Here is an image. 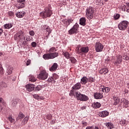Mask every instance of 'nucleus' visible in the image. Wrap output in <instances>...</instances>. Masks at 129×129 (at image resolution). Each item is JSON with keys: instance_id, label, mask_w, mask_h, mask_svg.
Returning a JSON list of instances; mask_svg holds the SVG:
<instances>
[{"instance_id": "obj_40", "label": "nucleus", "mask_w": 129, "mask_h": 129, "mask_svg": "<svg viewBox=\"0 0 129 129\" xmlns=\"http://www.w3.org/2000/svg\"><path fill=\"white\" fill-rule=\"evenodd\" d=\"M0 75H4V68H3L2 64H0Z\"/></svg>"}, {"instance_id": "obj_62", "label": "nucleus", "mask_w": 129, "mask_h": 129, "mask_svg": "<svg viewBox=\"0 0 129 129\" xmlns=\"http://www.w3.org/2000/svg\"><path fill=\"white\" fill-rule=\"evenodd\" d=\"M3 55V53H2L1 52H0V56H2Z\"/></svg>"}, {"instance_id": "obj_52", "label": "nucleus", "mask_w": 129, "mask_h": 129, "mask_svg": "<svg viewBox=\"0 0 129 129\" xmlns=\"http://www.w3.org/2000/svg\"><path fill=\"white\" fill-rule=\"evenodd\" d=\"M33 97H34V98H35V99H39V98H40V96H39L37 94H35L33 96Z\"/></svg>"}, {"instance_id": "obj_44", "label": "nucleus", "mask_w": 129, "mask_h": 129, "mask_svg": "<svg viewBox=\"0 0 129 129\" xmlns=\"http://www.w3.org/2000/svg\"><path fill=\"white\" fill-rule=\"evenodd\" d=\"M8 119L10 122L13 123L15 121V119H14L12 116H10L8 118Z\"/></svg>"}, {"instance_id": "obj_11", "label": "nucleus", "mask_w": 129, "mask_h": 129, "mask_svg": "<svg viewBox=\"0 0 129 129\" xmlns=\"http://www.w3.org/2000/svg\"><path fill=\"white\" fill-rule=\"evenodd\" d=\"M79 29V25L78 24L76 23L75 25L69 31V34L70 35H73V34H77L78 33V30Z\"/></svg>"}, {"instance_id": "obj_47", "label": "nucleus", "mask_w": 129, "mask_h": 129, "mask_svg": "<svg viewBox=\"0 0 129 129\" xmlns=\"http://www.w3.org/2000/svg\"><path fill=\"white\" fill-rule=\"evenodd\" d=\"M31 46L33 48H35L37 46V43L36 42H32L31 43Z\"/></svg>"}, {"instance_id": "obj_32", "label": "nucleus", "mask_w": 129, "mask_h": 129, "mask_svg": "<svg viewBox=\"0 0 129 129\" xmlns=\"http://www.w3.org/2000/svg\"><path fill=\"white\" fill-rule=\"evenodd\" d=\"M28 120H29V117H25L24 119L22 120V125H25L27 122H28Z\"/></svg>"}, {"instance_id": "obj_61", "label": "nucleus", "mask_w": 129, "mask_h": 129, "mask_svg": "<svg viewBox=\"0 0 129 129\" xmlns=\"http://www.w3.org/2000/svg\"><path fill=\"white\" fill-rule=\"evenodd\" d=\"M94 129H99V128H98L97 126H95Z\"/></svg>"}, {"instance_id": "obj_15", "label": "nucleus", "mask_w": 129, "mask_h": 129, "mask_svg": "<svg viewBox=\"0 0 129 129\" xmlns=\"http://www.w3.org/2000/svg\"><path fill=\"white\" fill-rule=\"evenodd\" d=\"M98 114L99 116H100L101 117H106V116L109 114V113L108 111L105 110L100 112Z\"/></svg>"}, {"instance_id": "obj_28", "label": "nucleus", "mask_w": 129, "mask_h": 129, "mask_svg": "<svg viewBox=\"0 0 129 129\" xmlns=\"http://www.w3.org/2000/svg\"><path fill=\"white\" fill-rule=\"evenodd\" d=\"M25 117V115L23 113H19L18 116L17 117L16 120H19V119H23Z\"/></svg>"}, {"instance_id": "obj_53", "label": "nucleus", "mask_w": 129, "mask_h": 129, "mask_svg": "<svg viewBox=\"0 0 129 129\" xmlns=\"http://www.w3.org/2000/svg\"><path fill=\"white\" fill-rule=\"evenodd\" d=\"M52 81H54V82H55V81L53 80V78L51 77L48 79V82H52Z\"/></svg>"}, {"instance_id": "obj_2", "label": "nucleus", "mask_w": 129, "mask_h": 129, "mask_svg": "<svg viewBox=\"0 0 129 129\" xmlns=\"http://www.w3.org/2000/svg\"><path fill=\"white\" fill-rule=\"evenodd\" d=\"M110 88L108 87H105L104 86H101L99 88L100 93L96 92L94 94V96L95 99H101L103 98V93H108L110 91Z\"/></svg>"}, {"instance_id": "obj_4", "label": "nucleus", "mask_w": 129, "mask_h": 129, "mask_svg": "<svg viewBox=\"0 0 129 129\" xmlns=\"http://www.w3.org/2000/svg\"><path fill=\"white\" fill-rule=\"evenodd\" d=\"M95 13V9L91 7L87 8L86 11V17L88 20H92L94 16V13Z\"/></svg>"}, {"instance_id": "obj_19", "label": "nucleus", "mask_w": 129, "mask_h": 129, "mask_svg": "<svg viewBox=\"0 0 129 129\" xmlns=\"http://www.w3.org/2000/svg\"><path fill=\"white\" fill-rule=\"evenodd\" d=\"M87 82H88V78H87V77L85 76L83 77V78L81 79V84H83L84 85H85V84H86Z\"/></svg>"}, {"instance_id": "obj_57", "label": "nucleus", "mask_w": 129, "mask_h": 129, "mask_svg": "<svg viewBox=\"0 0 129 129\" xmlns=\"http://www.w3.org/2000/svg\"><path fill=\"white\" fill-rule=\"evenodd\" d=\"M3 33H4V30H3L2 28H0V36H2Z\"/></svg>"}, {"instance_id": "obj_31", "label": "nucleus", "mask_w": 129, "mask_h": 129, "mask_svg": "<svg viewBox=\"0 0 129 129\" xmlns=\"http://www.w3.org/2000/svg\"><path fill=\"white\" fill-rule=\"evenodd\" d=\"M113 99H114V105H117V104L119 103V99H118V98L116 97H114Z\"/></svg>"}, {"instance_id": "obj_37", "label": "nucleus", "mask_w": 129, "mask_h": 129, "mask_svg": "<svg viewBox=\"0 0 129 129\" xmlns=\"http://www.w3.org/2000/svg\"><path fill=\"white\" fill-rule=\"evenodd\" d=\"M88 81L89 82H90L91 83H92V82H95V79L91 77H89V78L88 79Z\"/></svg>"}, {"instance_id": "obj_45", "label": "nucleus", "mask_w": 129, "mask_h": 129, "mask_svg": "<svg viewBox=\"0 0 129 129\" xmlns=\"http://www.w3.org/2000/svg\"><path fill=\"white\" fill-rule=\"evenodd\" d=\"M62 23L67 26V27H68V20L66 19L62 21Z\"/></svg>"}, {"instance_id": "obj_49", "label": "nucleus", "mask_w": 129, "mask_h": 129, "mask_svg": "<svg viewBox=\"0 0 129 129\" xmlns=\"http://www.w3.org/2000/svg\"><path fill=\"white\" fill-rule=\"evenodd\" d=\"M123 59H124V60H125V61H127L129 60V57L127 55H124L123 56Z\"/></svg>"}, {"instance_id": "obj_16", "label": "nucleus", "mask_w": 129, "mask_h": 129, "mask_svg": "<svg viewBox=\"0 0 129 129\" xmlns=\"http://www.w3.org/2000/svg\"><path fill=\"white\" fill-rule=\"evenodd\" d=\"M121 62H122V56L120 55H119L116 59V61L114 62L115 65L118 66L119 64H121Z\"/></svg>"}, {"instance_id": "obj_35", "label": "nucleus", "mask_w": 129, "mask_h": 129, "mask_svg": "<svg viewBox=\"0 0 129 129\" xmlns=\"http://www.w3.org/2000/svg\"><path fill=\"white\" fill-rule=\"evenodd\" d=\"M7 73L8 75H11L13 73V68L9 67L7 70Z\"/></svg>"}, {"instance_id": "obj_39", "label": "nucleus", "mask_w": 129, "mask_h": 129, "mask_svg": "<svg viewBox=\"0 0 129 129\" xmlns=\"http://www.w3.org/2000/svg\"><path fill=\"white\" fill-rule=\"evenodd\" d=\"M23 39H24V41L22 42V44L23 46H27L28 43H27V41H26V37H24Z\"/></svg>"}, {"instance_id": "obj_14", "label": "nucleus", "mask_w": 129, "mask_h": 129, "mask_svg": "<svg viewBox=\"0 0 129 129\" xmlns=\"http://www.w3.org/2000/svg\"><path fill=\"white\" fill-rule=\"evenodd\" d=\"M17 2L19 3L17 7L18 10H20V9H23V8H25V4H26V0H17Z\"/></svg>"}, {"instance_id": "obj_63", "label": "nucleus", "mask_w": 129, "mask_h": 129, "mask_svg": "<svg viewBox=\"0 0 129 129\" xmlns=\"http://www.w3.org/2000/svg\"><path fill=\"white\" fill-rule=\"evenodd\" d=\"M96 2L99 3V2L100 1H98V0H96Z\"/></svg>"}, {"instance_id": "obj_27", "label": "nucleus", "mask_w": 129, "mask_h": 129, "mask_svg": "<svg viewBox=\"0 0 129 129\" xmlns=\"http://www.w3.org/2000/svg\"><path fill=\"white\" fill-rule=\"evenodd\" d=\"M29 80L31 82H35V81H37V78L35 77L33 75H30L29 76Z\"/></svg>"}, {"instance_id": "obj_22", "label": "nucleus", "mask_w": 129, "mask_h": 129, "mask_svg": "<svg viewBox=\"0 0 129 129\" xmlns=\"http://www.w3.org/2000/svg\"><path fill=\"white\" fill-rule=\"evenodd\" d=\"M58 68V64L57 63H54L50 69H49L50 71H56Z\"/></svg>"}, {"instance_id": "obj_54", "label": "nucleus", "mask_w": 129, "mask_h": 129, "mask_svg": "<svg viewBox=\"0 0 129 129\" xmlns=\"http://www.w3.org/2000/svg\"><path fill=\"white\" fill-rule=\"evenodd\" d=\"M82 122L83 126H87V122L85 121H82Z\"/></svg>"}, {"instance_id": "obj_43", "label": "nucleus", "mask_w": 129, "mask_h": 129, "mask_svg": "<svg viewBox=\"0 0 129 129\" xmlns=\"http://www.w3.org/2000/svg\"><path fill=\"white\" fill-rule=\"evenodd\" d=\"M120 17V16L119 15V14H116L114 15V19L115 20H118V19H119V17Z\"/></svg>"}, {"instance_id": "obj_38", "label": "nucleus", "mask_w": 129, "mask_h": 129, "mask_svg": "<svg viewBox=\"0 0 129 129\" xmlns=\"http://www.w3.org/2000/svg\"><path fill=\"white\" fill-rule=\"evenodd\" d=\"M52 78L53 79V80L55 81V80L59 78V76L57 74H54L52 75Z\"/></svg>"}, {"instance_id": "obj_20", "label": "nucleus", "mask_w": 129, "mask_h": 129, "mask_svg": "<svg viewBox=\"0 0 129 129\" xmlns=\"http://www.w3.org/2000/svg\"><path fill=\"white\" fill-rule=\"evenodd\" d=\"M25 15H26V12L24 11L19 12L16 14V17H17V18H23L25 16Z\"/></svg>"}, {"instance_id": "obj_34", "label": "nucleus", "mask_w": 129, "mask_h": 129, "mask_svg": "<svg viewBox=\"0 0 129 129\" xmlns=\"http://www.w3.org/2000/svg\"><path fill=\"white\" fill-rule=\"evenodd\" d=\"M70 60L71 61V62H72L73 64H75V63L77 62V60H76L75 57H70Z\"/></svg>"}, {"instance_id": "obj_26", "label": "nucleus", "mask_w": 129, "mask_h": 129, "mask_svg": "<svg viewBox=\"0 0 129 129\" xmlns=\"http://www.w3.org/2000/svg\"><path fill=\"white\" fill-rule=\"evenodd\" d=\"M108 70L107 68L102 69L99 71L100 74H107L108 73Z\"/></svg>"}, {"instance_id": "obj_30", "label": "nucleus", "mask_w": 129, "mask_h": 129, "mask_svg": "<svg viewBox=\"0 0 129 129\" xmlns=\"http://www.w3.org/2000/svg\"><path fill=\"white\" fill-rule=\"evenodd\" d=\"M119 123L121 124L122 126H125L126 124H127V123L126 122V120L125 119H122L121 121H120Z\"/></svg>"}, {"instance_id": "obj_51", "label": "nucleus", "mask_w": 129, "mask_h": 129, "mask_svg": "<svg viewBox=\"0 0 129 129\" xmlns=\"http://www.w3.org/2000/svg\"><path fill=\"white\" fill-rule=\"evenodd\" d=\"M31 64V60L30 59H28L27 60V62L26 63V66H29Z\"/></svg>"}, {"instance_id": "obj_60", "label": "nucleus", "mask_w": 129, "mask_h": 129, "mask_svg": "<svg viewBox=\"0 0 129 129\" xmlns=\"http://www.w3.org/2000/svg\"><path fill=\"white\" fill-rule=\"evenodd\" d=\"M2 109H3V108L2 107V106L0 105V112L2 111Z\"/></svg>"}, {"instance_id": "obj_3", "label": "nucleus", "mask_w": 129, "mask_h": 129, "mask_svg": "<svg viewBox=\"0 0 129 129\" xmlns=\"http://www.w3.org/2000/svg\"><path fill=\"white\" fill-rule=\"evenodd\" d=\"M52 15H53V11L51 10V5L50 4L45 8L44 11L40 12L39 14L40 17H41L43 19L50 18Z\"/></svg>"}, {"instance_id": "obj_18", "label": "nucleus", "mask_w": 129, "mask_h": 129, "mask_svg": "<svg viewBox=\"0 0 129 129\" xmlns=\"http://www.w3.org/2000/svg\"><path fill=\"white\" fill-rule=\"evenodd\" d=\"M13 26H14L13 23H8L5 24L3 27L5 30H10V29L13 28Z\"/></svg>"}, {"instance_id": "obj_59", "label": "nucleus", "mask_w": 129, "mask_h": 129, "mask_svg": "<svg viewBox=\"0 0 129 129\" xmlns=\"http://www.w3.org/2000/svg\"><path fill=\"white\" fill-rule=\"evenodd\" d=\"M3 102V98L0 97V103H2Z\"/></svg>"}, {"instance_id": "obj_10", "label": "nucleus", "mask_w": 129, "mask_h": 129, "mask_svg": "<svg viewBox=\"0 0 129 129\" xmlns=\"http://www.w3.org/2000/svg\"><path fill=\"white\" fill-rule=\"evenodd\" d=\"M89 51V48L88 47H82L80 49L78 48L77 50V54H80V55H83V54H86Z\"/></svg>"}, {"instance_id": "obj_48", "label": "nucleus", "mask_w": 129, "mask_h": 129, "mask_svg": "<svg viewBox=\"0 0 129 129\" xmlns=\"http://www.w3.org/2000/svg\"><path fill=\"white\" fill-rule=\"evenodd\" d=\"M25 37V41H26V42H29V41L31 40V36H28Z\"/></svg>"}, {"instance_id": "obj_41", "label": "nucleus", "mask_w": 129, "mask_h": 129, "mask_svg": "<svg viewBox=\"0 0 129 129\" xmlns=\"http://www.w3.org/2000/svg\"><path fill=\"white\" fill-rule=\"evenodd\" d=\"M42 88V87L41 86V85H38L36 87H35V91H40V90H41Z\"/></svg>"}, {"instance_id": "obj_13", "label": "nucleus", "mask_w": 129, "mask_h": 129, "mask_svg": "<svg viewBox=\"0 0 129 129\" xmlns=\"http://www.w3.org/2000/svg\"><path fill=\"white\" fill-rule=\"evenodd\" d=\"M26 88L27 91L31 92V91H34V90H35V85L32 84H27L26 85Z\"/></svg>"}, {"instance_id": "obj_12", "label": "nucleus", "mask_w": 129, "mask_h": 129, "mask_svg": "<svg viewBox=\"0 0 129 129\" xmlns=\"http://www.w3.org/2000/svg\"><path fill=\"white\" fill-rule=\"evenodd\" d=\"M95 49L96 52H102L103 50V48H104V46H103V44L102 43L97 42H96L95 44Z\"/></svg>"}, {"instance_id": "obj_6", "label": "nucleus", "mask_w": 129, "mask_h": 129, "mask_svg": "<svg viewBox=\"0 0 129 129\" xmlns=\"http://www.w3.org/2000/svg\"><path fill=\"white\" fill-rule=\"evenodd\" d=\"M75 95L78 100H80L81 101H87V100H88V97L85 95L81 94V93L78 91L75 92Z\"/></svg>"}, {"instance_id": "obj_7", "label": "nucleus", "mask_w": 129, "mask_h": 129, "mask_svg": "<svg viewBox=\"0 0 129 129\" xmlns=\"http://www.w3.org/2000/svg\"><path fill=\"white\" fill-rule=\"evenodd\" d=\"M48 75H49L48 74V73L46 72V70H43L40 72L38 76V78L40 80H46V79L48 78Z\"/></svg>"}, {"instance_id": "obj_50", "label": "nucleus", "mask_w": 129, "mask_h": 129, "mask_svg": "<svg viewBox=\"0 0 129 129\" xmlns=\"http://www.w3.org/2000/svg\"><path fill=\"white\" fill-rule=\"evenodd\" d=\"M29 34L30 35V36H34L35 35V32H34L33 30H31L29 32Z\"/></svg>"}, {"instance_id": "obj_55", "label": "nucleus", "mask_w": 129, "mask_h": 129, "mask_svg": "<svg viewBox=\"0 0 129 129\" xmlns=\"http://www.w3.org/2000/svg\"><path fill=\"white\" fill-rule=\"evenodd\" d=\"M68 25L69 26V25H70V24H71V23H72V19H69V20H68Z\"/></svg>"}, {"instance_id": "obj_21", "label": "nucleus", "mask_w": 129, "mask_h": 129, "mask_svg": "<svg viewBox=\"0 0 129 129\" xmlns=\"http://www.w3.org/2000/svg\"><path fill=\"white\" fill-rule=\"evenodd\" d=\"M92 106L93 108H99V107L101 106V104L98 102H94V103L92 104Z\"/></svg>"}, {"instance_id": "obj_33", "label": "nucleus", "mask_w": 129, "mask_h": 129, "mask_svg": "<svg viewBox=\"0 0 129 129\" xmlns=\"http://www.w3.org/2000/svg\"><path fill=\"white\" fill-rule=\"evenodd\" d=\"M62 55H63L67 59H70L71 57H70V54H69L68 52H63Z\"/></svg>"}, {"instance_id": "obj_29", "label": "nucleus", "mask_w": 129, "mask_h": 129, "mask_svg": "<svg viewBox=\"0 0 129 129\" xmlns=\"http://www.w3.org/2000/svg\"><path fill=\"white\" fill-rule=\"evenodd\" d=\"M123 106L125 108L128 107V101H127L126 99H123Z\"/></svg>"}, {"instance_id": "obj_64", "label": "nucleus", "mask_w": 129, "mask_h": 129, "mask_svg": "<svg viewBox=\"0 0 129 129\" xmlns=\"http://www.w3.org/2000/svg\"><path fill=\"white\" fill-rule=\"evenodd\" d=\"M104 2H107L108 0H104Z\"/></svg>"}, {"instance_id": "obj_56", "label": "nucleus", "mask_w": 129, "mask_h": 129, "mask_svg": "<svg viewBox=\"0 0 129 129\" xmlns=\"http://www.w3.org/2000/svg\"><path fill=\"white\" fill-rule=\"evenodd\" d=\"M86 129H94L93 126H89L86 128Z\"/></svg>"}, {"instance_id": "obj_9", "label": "nucleus", "mask_w": 129, "mask_h": 129, "mask_svg": "<svg viewBox=\"0 0 129 129\" xmlns=\"http://www.w3.org/2000/svg\"><path fill=\"white\" fill-rule=\"evenodd\" d=\"M81 87V84H80V83H77L76 84L74 85V86L72 88V90L70 91V95L71 96H75V90H78V89H80Z\"/></svg>"}, {"instance_id": "obj_8", "label": "nucleus", "mask_w": 129, "mask_h": 129, "mask_svg": "<svg viewBox=\"0 0 129 129\" xmlns=\"http://www.w3.org/2000/svg\"><path fill=\"white\" fill-rule=\"evenodd\" d=\"M24 36V32H23L22 30H20L14 35V40L17 42H20L21 40L24 39V37H25Z\"/></svg>"}, {"instance_id": "obj_17", "label": "nucleus", "mask_w": 129, "mask_h": 129, "mask_svg": "<svg viewBox=\"0 0 129 129\" xmlns=\"http://www.w3.org/2000/svg\"><path fill=\"white\" fill-rule=\"evenodd\" d=\"M44 31L47 32V35H46V37L48 39V37H50V34L52 33V29L49 26H45L44 28Z\"/></svg>"}, {"instance_id": "obj_58", "label": "nucleus", "mask_w": 129, "mask_h": 129, "mask_svg": "<svg viewBox=\"0 0 129 129\" xmlns=\"http://www.w3.org/2000/svg\"><path fill=\"white\" fill-rule=\"evenodd\" d=\"M81 109L82 110H84V109H86V106H84L81 107Z\"/></svg>"}, {"instance_id": "obj_25", "label": "nucleus", "mask_w": 129, "mask_h": 129, "mask_svg": "<svg viewBox=\"0 0 129 129\" xmlns=\"http://www.w3.org/2000/svg\"><path fill=\"white\" fill-rule=\"evenodd\" d=\"M105 125H106V126H107V127H108V128H109V129L113 128L114 126L113 125V124L111 122H106L105 123Z\"/></svg>"}, {"instance_id": "obj_36", "label": "nucleus", "mask_w": 129, "mask_h": 129, "mask_svg": "<svg viewBox=\"0 0 129 129\" xmlns=\"http://www.w3.org/2000/svg\"><path fill=\"white\" fill-rule=\"evenodd\" d=\"M0 87H4L5 88H6V87H8V85L6 84V83L2 82L0 83Z\"/></svg>"}, {"instance_id": "obj_23", "label": "nucleus", "mask_w": 129, "mask_h": 129, "mask_svg": "<svg viewBox=\"0 0 129 129\" xmlns=\"http://www.w3.org/2000/svg\"><path fill=\"white\" fill-rule=\"evenodd\" d=\"M18 103H19V100L18 99H14L12 101V106L16 107Z\"/></svg>"}, {"instance_id": "obj_5", "label": "nucleus", "mask_w": 129, "mask_h": 129, "mask_svg": "<svg viewBox=\"0 0 129 129\" xmlns=\"http://www.w3.org/2000/svg\"><path fill=\"white\" fill-rule=\"evenodd\" d=\"M129 22L127 21H122L118 25V28L120 31H125L126 29H127L128 27Z\"/></svg>"}, {"instance_id": "obj_46", "label": "nucleus", "mask_w": 129, "mask_h": 129, "mask_svg": "<svg viewBox=\"0 0 129 129\" xmlns=\"http://www.w3.org/2000/svg\"><path fill=\"white\" fill-rule=\"evenodd\" d=\"M47 119H48L49 120H51L52 119V115L51 114H49L46 116Z\"/></svg>"}, {"instance_id": "obj_24", "label": "nucleus", "mask_w": 129, "mask_h": 129, "mask_svg": "<svg viewBox=\"0 0 129 129\" xmlns=\"http://www.w3.org/2000/svg\"><path fill=\"white\" fill-rule=\"evenodd\" d=\"M80 25H81V26L86 25V19L85 18H82L80 19Z\"/></svg>"}, {"instance_id": "obj_1", "label": "nucleus", "mask_w": 129, "mask_h": 129, "mask_svg": "<svg viewBox=\"0 0 129 129\" xmlns=\"http://www.w3.org/2000/svg\"><path fill=\"white\" fill-rule=\"evenodd\" d=\"M58 56H59V53L57 52V49L55 47H52L49 49L48 53L43 55V58L44 60H50L55 59Z\"/></svg>"}, {"instance_id": "obj_42", "label": "nucleus", "mask_w": 129, "mask_h": 129, "mask_svg": "<svg viewBox=\"0 0 129 129\" xmlns=\"http://www.w3.org/2000/svg\"><path fill=\"white\" fill-rule=\"evenodd\" d=\"M8 15L9 17H14V15H15V13L13 12V11H9L8 12Z\"/></svg>"}]
</instances>
